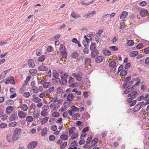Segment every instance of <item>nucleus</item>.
<instances>
[{
    "label": "nucleus",
    "instance_id": "f257e3e1",
    "mask_svg": "<svg viewBox=\"0 0 149 149\" xmlns=\"http://www.w3.org/2000/svg\"><path fill=\"white\" fill-rule=\"evenodd\" d=\"M60 52L62 56L60 58L61 60H62L63 63H65L66 62V59L67 58V53L66 52L65 48L63 45H61L60 46Z\"/></svg>",
    "mask_w": 149,
    "mask_h": 149
},
{
    "label": "nucleus",
    "instance_id": "f03ea898",
    "mask_svg": "<svg viewBox=\"0 0 149 149\" xmlns=\"http://www.w3.org/2000/svg\"><path fill=\"white\" fill-rule=\"evenodd\" d=\"M69 135L71 136L70 139L72 140L77 138L78 136V133L75 127H72L68 131Z\"/></svg>",
    "mask_w": 149,
    "mask_h": 149
},
{
    "label": "nucleus",
    "instance_id": "7ed1b4c3",
    "mask_svg": "<svg viewBox=\"0 0 149 149\" xmlns=\"http://www.w3.org/2000/svg\"><path fill=\"white\" fill-rule=\"evenodd\" d=\"M143 103V102H141L136 105L134 108V111H139L144 105V106H146V105L149 104V101L148 100L144 104Z\"/></svg>",
    "mask_w": 149,
    "mask_h": 149
},
{
    "label": "nucleus",
    "instance_id": "20e7f679",
    "mask_svg": "<svg viewBox=\"0 0 149 149\" xmlns=\"http://www.w3.org/2000/svg\"><path fill=\"white\" fill-rule=\"evenodd\" d=\"M131 92L129 93L128 95L127 96L129 97H131L133 99L136 97V95L137 94V92L135 91L134 88L133 87L132 90H131Z\"/></svg>",
    "mask_w": 149,
    "mask_h": 149
},
{
    "label": "nucleus",
    "instance_id": "39448f33",
    "mask_svg": "<svg viewBox=\"0 0 149 149\" xmlns=\"http://www.w3.org/2000/svg\"><path fill=\"white\" fill-rule=\"evenodd\" d=\"M49 107L52 111L57 110L59 108V105L57 103H51L49 105Z\"/></svg>",
    "mask_w": 149,
    "mask_h": 149
},
{
    "label": "nucleus",
    "instance_id": "423d86ee",
    "mask_svg": "<svg viewBox=\"0 0 149 149\" xmlns=\"http://www.w3.org/2000/svg\"><path fill=\"white\" fill-rule=\"evenodd\" d=\"M37 145V143L36 141H32L28 145V148L29 149H33L36 147Z\"/></svg>",
    "mask_w": 149,
    "mask_h": 149
},
{
    "label": "nucleus",
    "instance_id": "0eeeda50",
    "mask_svg": "<svg viewBox=\"0 0 149 149\" xmlns=\"http://www.w3.org/2000/svg\"><path fill=\"white\" fill-rule=\"evenodd\" d=\"M35 82L34 81H32L31 82V86H32L31 89L33 92L34 93H37L38 92V90L36 86L35 85Z\"/></svg>",
    "mask_w": 149,
    "mask_h": 149
},
{
    "label": "nucleus",
    "instance_id": "6e6552de",
    "mask_svg": "<svg viewBox=\"0 0 149 149\" xmlns=\"http://www.w3.org/2000/svg\"><path fill=\"white\" fill-rule=\"evenodd\" d=\"M19 117L21 118H24L26 117L27 114L24 111H20L18 113Z\"/></svg>",
    "mask_w": 149,
    "mask_h": 149
},
{
    "label": "nucleus",
    "instance_id": "1a4fd4ad",
    "mask_svg": "<svg viewBox=\"0 0 149 149\" xmlns=\"http://www.w3.org/2000/svg\"><path fill=\"white\" fill-rule=\"evenodd\" d=\"M116 63L114 61H111L109 63V65L110 68L113 69V70L115 71L116 69Z\"/></svg>",
    "mask_w": 149,
    "mask_h": 149
},
{
    "label": "nucleus",
    "instance_id": "9d476101",
    "mask_svg": "<svg viewBox=\"0 0 149 149\" xmlns=\"http://www.w3.org/2000/svg\"><path fill=\"white\" fill-rule=\"evenodd\" d=\"M19 108L24 111H27L28 109L27 105L24 104H21L19 106Z\"/></svg>",
    "mask_w": 149,
    "mask_h": 149
},
{
    "label": "nucleus",
    "instance_id": "9b49d317",
    "mask_svg": "<svg viewBox=\"0 0 149 149\" xmlns=\"http://www.w3.org/2000/svg\"><path fill=\"white\" fill-rule=\"evenodd\" d=\"M128 15V13L126 11H124L122 13L120 16V19L124 21V19Z\"/></svg>",
    "mask_w": 149,
    "mask_h": 149
},
{
    "label": "nucleus",
    "instance_id": "f8f14e48",
    "mask_svg": "<svg viewBox=\"0 0 149 149\" xmlns=\"http://www.w3.org/2000/svg\"><path fill=\"white\" fill-rule=\"evenodd\" d=\"M98 141V139L97 138H95L91 142V146L89 147L90 149H93L92 147H94V146L96 144Z\"/></svg>",
    "mask_w": 149,
    "mask_h": 149
},
{
    "label": "nucleus",
    "instance_id": "ddd939ff",
    "mask_svg": "<svg viewBox=\"0 0 149 149\" xmlns=\"http://www.w3.org/2000/svg\"><path fill=\"white\" fill-rule=\"evenodd\" d=\"M148 13V11L146 9H143L141 10L140 12V15L142 17H146Z\"/></svg>",
    "mask_w": 149,
    "mask_h": 149
},
{
    "label": "nucleus",
    "instance_id": "4468645a",
    "mask_svg": "<svg viewBox=\"0 0 149 149\" xmlns=\"http://www.w3.org/2000/svg\"><path fill=\"white\" fill-rule=\"evenodd\" d=\"M18 119L17 113H16L12 115L11 117L10 118V121H13L14 120H17Z\"/></svg>",
    "mask_w": 149,
    "mask_h": 149
},
{
    "label": "nucleus",
    "instance_id": "2eb2a0df",
    "mask_svg": "<svg viewBox=\"0 0 149 149\" xmlns=\"http://www.w3.org/2000/svg\"><path fill=\"white\" fill-rule=\"evenodd\" d=\"M6 138L7 141L9 142H11L12 141H14L13 140V136H12L10 134H8L6 136Z\"/></svg>",
    "mask_w": 149,
    "mask_h": 149
},
{
    "label": "nucleus",
    "instance_id": "dca6fc26",
    "mask_svg": "<svg viewBox=\"0 0 149 149\" xmlns=\"http://www.w3.org/2000/svg\"><path fill=\"white\" fill-rule=\"evenodd\" d=\"M72 75L77 81H80L82 79V77L80 75L77 74L75 73H72Z\"/></svg>",
    "mask_w": 149,
    "mask_h": 149
},
{
    "label": "nucleus",
    "instance_id": "f3484780",
    "mask_svg": "<svg viewBox=\"0 0 149 149\" xmlns=\"http://www.w3.org/2000/svg\"><path fill=\"white\" fill-rule=\"evenodd\" d=\"M28 64L29 67L31 68H33L35 66L33 60L32 59H30L28 61Z\"/></svg>",
    "mask_w": 149,
    "mask_h": 149
},
{
    "label": "nucleus",
    "instance_id": "a211bd4d",
    "mask_svg": "<svg viewBox=\"0 0 149 149\" xmlns=\"http://www.w3.org/2000/svg\"><path fill=\"white\" fill-rule=\"evenodd\" d=\"M14 110L13 107L11 106L7 107L6 110V113L9 114L11 113Z\"/></svg>",
    "mask_w": 149,
    "mask_h": 149
},
{
    "label": "nucleus",
    "instance_id": "6ab92c4d",
    "mask_svg": "<svg viewBox=\"0 0 149 149\" xmlns=\"http://www.w3.org/2000/svg\"><path fill=\"white\" fill-rule=\"evenodd\" d=\"M95 14L96 12L95 11H92L90 13L86 14L84 17L87 18L90 17Z\"/></svg>",
    "mask_w": 149,
    "mask_h": 149
},
{
    "label": "nucleus",
    "instance_id": "aec40b11",
    "mask_svg": "<svg viewBox=\"0 0 149 149\" xmlns=\"http://www.w3.org/2000/svg\"><path fill=\"white\" fill-rule=\"evenodd\" d=\"M40 111L38 110H35L33 113L32 116L34 118L38 117L40 115Z\"/></svg>",
    "mask_w": 149,
    "mask_h": 149
},
{
    "label": "nucleus",
    "instance_id": "412c9836",
    "mask_svg": "<svg viewBox=\"0 0 149 149\" xmlns=\"http://www.w3.org/2000/svg\"><path fill=\"white\" fill-rule=\"evenodd\" d=\"M100 36L101 34L100 33L97 32L96 33L95 36V41L97 43H98L100 41L99 38H100Z\"/></svg>",
    "mask_w": 149,
    "mask_h": 149
},
{
    "label": "nucleus",
    "instance_id": "4be33fe9",
    "mask_svg": "<svg viewBox=\"0 0 149 149\" xmlns=\"http://www.w3.org/2000/svg\"><path fill=\"white\" fill-rule=\"evenodd\" d=\"M103 56H99L96 58L95 61L97 63H99L103 61Z\"/></svg>",
    "mask_w": 149,
    "mask_h": 149
},
{
    "label": "nucleus",
    "instance_id": "5701e85b",
    "mask_svg": "<svg viewBox=\"0 0 149 149\" xmlns=\"http://www.w3.org/2000/svg\"><path fill=\"white\" fill-rule=\"evenodd\" d=\"M92 52L91 53V56L93 58H95L98 55V52L97 50H92Z\"/></svg>",
    "mask_w": 149,
    "mask_h": 149
},
{
    "label": "nucleus",
    "instance_id": "b1692460",
    "mask_svg": "<svg viewBox=\"0 0 149 149\" xmlns=\"http://www.w3.org/2000/svg\"><path fill=\"white\" fill-rule=\"evenodd\" d=\"M47 67L44 65H41L38 68L39 70L41 71H46L47 70Z\"/></svg>",
    "mask_w": 149,
    "mask_h": 149
},
{
    "label": "nucleus",
    "instance_id": "393cba45",
    "mask_svg": "<svg viewBox=\"0 0 149 149\" xmlns=\"http://www.w3.org/2000/svg\"><path fill=\"white\" fill-rule=\"evenodd\" d=\"M102 52L103 54L105 56H109L111 54V52L109 50L107 49L103 50L102 51Z\"/></svg>",
    "mask_w": 149,
    "mask_h": 149
},
{
    "label": "nucleus",
    "instance_id": "a878e982",
    "mask_svg": "<svg viewBox=\"0 0 149 149\" xmlns=\"http://www.w3.org/2000/svg\"><path fill=\"white\" fill-rule=\"evenodd\" d=\"M47 128L45 127L43 128L41 132V135L42 136H45L47 133Z\"/></svg>",
    "mask_w": 149,
    "mask_h": 149
},
{
    "label": "nucleus",
    "instance_id": "bb28decb",
    "mask_svg": "<svg viewBox=\"0 0 149 149\" xmlns=\"http://www.w3.org/2000/svg\"><path fill=\"white\" fill-rule=\"evenodd\" d=\"M70 16L74 19H76L81 17L79 14L76 15L74 12H72V13Z\"/></svg>",
    "mask_w": 149,
    "mask_h": 149
},
{
    "label": "nucleus",
    "instance_id": "cd10ccee",
    "mask_svg": "<svg viewBox=\"0 0 149 149\" xmlns=\"http://www.w3.org/2000/svg\"><path fill=\"white\" fill-rule=\"evenodd\" d=\"M20 135V134H17L13 133L12 136L14 141L17 140L19 138Z\"/></svg>",
    "mask_w": 149,
    "mask_h": 149
},
{
    "label": "nucleus",
    "instance_id": "c85d7f7f",
    "mask_svg": "<svg viewBox=\"0 0 149 149\" xmlns=\"http://www.w3.org/2000/svg\"><path fill=\"white\" fill-rule=\"evenodd\" d=\"M30 74L32 75H34L37 73V70L34 69H30L29 71Z\"/></svg>",
    "mask_w": 149,
    "mask_h": 149
},
{
    "label": "nucleus",
    "instance_id": "c756f323",
    "mask_svg": "<svg viewBox=\"0 0 149 149\" xmlns=\"http://www.w3.org/2000/svg\"><path fill=\"white\" fill-rule=\"evenodd\" d=\"M8 125L10 127H13L17 125V123L16 121L12 122L9 123Z\"/></svg>",
    "mask_w": 149,
    "mask_h": 149
},
{
    "label": "nucleus",
    "instance_id": "7c9ffc66",
    "mask_svg": "<svg viewBox=\"0 0 149 149\" xmlns=\"http://www.w3.org/2000/svg\"><path fill=\"white\" fill-rule=\"evenodd\" d=\"M138 54V52L137 51H133L130 54V56L131 57H134L136 56Z\"/></svg>",
    "mask_w": 149,
    "mask_h": 149
},
{
    "label": "nucleus",
    "instance_id": "2f4dec72",
    "mask_svg": "<svg viewBox=\"0 0 149 149\" xmlns=\"http://www.w3.org/2000/svg\"><path fill=\"white\" fill-rule=\"evenodd\" d=\"M32 100L35 102L39 103L41 101V99L37 97H33Z\"/></svg>",
    "mask_w": 149,
    "mask_h": 149
},
{
    "label": "nucleus",
    "instance_id": "473e14b6",
    "mask_svg": "<svg viewBox=\"0 0 149 149\" xmlns=\"http://www.w3.org/2000/svg\"><path fill=\"white\" fill-rule=\"evenodd\" d=\"M26 120L27 121L31 122L33 121V117L29 116L26 117Z\"/></svg>",
    "mask_w": 149,
    "mask_h": 149
},
{
    "label": "nucleus",
    "instance_id": "72a5a7b5",
    "mask_svg": "<svg viewBox=\"0 0 149 149\" xmlns=\"http://www.w3.org/2000/svg\"><path fill=\"white\" fill-rule=\"evenodd\" d=\"M49 119V117H45L42 120L41 123L42 125H43L45 123L48 121Z\"/></svg>",
    "mask_w": 149,
    "mask_h": 149
},
{
    "label": "nucleus",
    "instance_id": "f704fd0d",
    "mask_svg": "<svg viewBox=\"0 0 149 149\" xmlns=\"http://www.w3.org/2000/svg\"><path fill=\"white\" fill-rule=\"evenodd\" d=\"M127 74V72L126 70H122L120 73V75L121 76H125Z\"/></svg>",
    "mask_w": 149,
    "mask_h": 149
},
{
    "label": "nucleus",
    "instance_id": "c9c22d12",
    "mask_svg": "<svg viewBox=\"0 0 149 149\" xmlns=\"http://www.w3.org/2000/svg\"><path fill=\"white\" fill-rule=\"evenodd\" d=\"M127 46L131 47L133 46L134 45V42L133 40H129L128 41L127 43Z\"/></svg>",
    "mask_w": 149,
    "mask_h": 149
},
{
    "label": "nucleus",
    "instance_id": "e433bc0d",
    "mask_svg": "<svg viewBox=\"0 0 149 149\" xmlns=\"http://www.w3.org/2000/svg\"><path fill=\"white\" fill-rule=\"evenodd\" d=\"M67 99L69 101H72L74 99V96L72 94H69L67 97Z\"/></svg>",
    "mask_w": 149,
    "mask_h": 149
},
{
    "label": "nucleus",
    "instance_id": "4c0bfd02",
    "mask_svg": "<svg viewBox=\"0 0 149 149\" xmlns=\"http://www.w3.org/2000/svg\"><path fill=\"white\" fill-rule=\"evenodd\" d=\"M9 81L10 83L11 84H15V82L14 80V78L11 76L8 78Z\"/></svg>",
    "mask_w": 149,
    "mask_h": 149
},
{
    "label": "nucleus",
    "instance_id": "58836bf2",
    "mask_svg": "<svg viewBox=\"0 0 149 149\" xmlns=\"http://www.w3.org/2000/svg\"><path fill=\"white\" fill-rule=\"evenodd\" d=\"M91 60L90 58H85V64L86 65H88L91 63Z\"/></svg>",
    "mask_w": 149,
    "mask_h": 149
},
{
    "label": "nucleus",
    "instance_id": "ea45409f",
    "mask_svg": "<svg viewBox=\"0 0 149 149\" xmlns=\"http://www.w3.org/2000/svg\"><path fill=\"white\" fill-rule=\"evenodd\" d=\"M21 131V129L19 128H17L14 130L13 133L17 134H20Z\"/></svg>",
    "mask_w": 149,
    "mask_h": 149
},
{
    "label": "nucleus",
    "instance_id": "a19ab883",
    "mask_svg": "<svg viewBox=\"0 0 149 149\" xmlns=\"http://www.w3.org/2000/svg\"><path fill=\"white\" fill-rule=\"evenodd\" d=\"M46 58V56L45 55H42L40 56L38 58V60L39 61H42L45 60Z\"/></svg>",
    "mask_w": 149,
    "mask_h": 149
},
{
    "label": "nucleus",
    "instance_id": "79ce46f5",
    "mask_svg": "<svg viewBox=\"0 0 149 149\" xmlns=\"http://www.w3.org/2000/svg\"><path fill=\"white\" fill-rule=\"evenodd\" d=\"M133 89V87H131L129 88H127L124 91V93L125 94H127L129 93H130V92H131L132 91L131 90H132Z\"/></svg>",
    "mask_w": 149,
    "mask_h": 149
},
{
    "label": "nucleus",
    "instance_id": "37998d69",
    "mask_svg": "<svg viewBox=\"0 0 149 149\" xmlns=\"http://www.w3.org/2000/svg\"><path fill=\"white\" fill-rule=\"evenodd\" d=\"M96 47V45L95 43H91L90 47V49L91 50H95Z\"/></svg>",
    "mask_w": 149,
    "mask_h": 149
},
{
    "label": "nucleus",
    "instance_id": "c03bdc74",
    "mask_svg": "<svg viewBox=\"0 0 149 149\" xmlns=\"http://www.w3.org/2000/svg\"><path fill=\"white\" fill-rule=\"evenodd\" d=\"M60 138L63 140H66L68 139V137L67 135L63 134L60 136Z\"/></svg>",
    "mask_w": 149,
    "mask_h": 149
},
{
    "label": "nucleus",
    "instance_id": "a18cd8bd",
    "mask_svg": "<svg viewBox=\"0 0 149 149\" xmlns=\"http://www.w3.org/2000/svg\"><path fill=\"white\" fill-rule=\"evenodd\" d=\"M80 117V115L79 113H76L72 116V118L74 120H77Z\"/></svg>",
    "mask_w": 149,
    "mask_h": 149
},
{
    "label": "nucleus",
    "instance_id": "49530a36",
    "mask_svg": "<svg viewBox=\"0 0 149 149\" xmlns=\"http://www.w3.org/2000/svg\"><path fill=\"white\" fill-rule=\"evenodd\" d=\"M71 109H72V110L74 112H78L79 111V109L74 106H72L71 107Z\"/></svg>",
    "mask_w": 149,
    "mask_h": 149
},
{
    "label": "nucleus",
    "instance_id": "de8ad7c7",
    "mask_svg": "<svg viewBox=\"0 0 149 149\" xmlns=\"http://www.w3.org/2000/svg\"><path fill=\"white\" fill-rule=\"evenodd\" d=\"M58 100V98L57 97H54L50 100L51 103H57L56 102Z\"/></svg>",
    "mask_w": 149,
    "mask_h": 149
},
{
    "label": "nucleus",
    "instance_id": "09e8293b",
    "mask_svg": "<svg viewBox=\"0 0 149 149\" xmlns=\"http://www.w3.org/2000/svg\"><path fill=\"white\" fill-rule=\"evenodd\" d=\"M109 49L113 51H116L118 49V48L117 47L115 46H112L109 47Z\"/></svg>",
    "mask_w": 149,
    "mask_h": 149
},
{
    "label": "nucleus",
    "instance_id": "8fccbe9b",
    "mask_svg": "<svg viewBox=\"0 0 149 149\" xmlns=\"http://www.w3.org/2000/svg\"><path fill=\"white\" fill-rule=\"evenodd\" d=\"M50 85V82H45V84H44L43 86L45 88H47L49 87Z\"/></svg>",
    "mask_w": 149,
    "mask_h": 149
},
{
    "label": "nucleus",
    "instance_id": "3c124183",
    "mask_svg": "<svg viewBox=\"0 0 149 149\" xmlns=\"http://www.w3.org/2000/svg\"><path fill=\"white\" fill-rule=\"evenodd\" d=\"M46 73L48 76L50 77L52 74V72L50 68H47V70L46 71Z\"/></svg>",
    "mask_w": 149,
    "mask_h": 149
},
{
    "label": "nucleus",
    "instance_id": "603ef678",
    "mask_svg": "<svg viewBox=\"0 0 149 149\" xmlns=\"http://www.w3.org/2000/svg\"><path fill=\"white\" fill-rule=\"evenodd\" d=\"M23 95L24 97L27 98L29 97L30 96V93L29 92H25L23 94Z\"/></svg>",
    "mask_w": 149,
    "mask_h": 149
},
{
    "label": "nucleus",
    "instance_id": "864d4df0",
    "mask_svg": "<svg viewBox=\"0 0 149 149\" xmlns=\"http://www.w3.org/2000/svg\"><path fill=\"white\" fill-rule=\"evenodd\" d=\"M129 83H130L131 84H132V81H130L129 82H126V83H125L123 85V87L125 88H127L129 85L128 84Z\"/></svg>",
    "mask_w": 149,
    "mask_h": 149
},
{
    "label": "nucleus",
    "instance_id": "5fc2aeb1",
    "mask_svg": "<svg viewBox=\"0 0 149 149\" xmlns=\"http://www.w3.org/2000/svg\"><path fill=\"white\" fill-rule=\"evenodd\" d=\"M42 109L43 111H47L49 109V106L47 104H45L43 105Z\"/></svg>",
    "mask_w": 149,
    "mask_h": 149
},
{
    "label": "nucleus",
    "instance_id": "6e6d98bb",
    "mask_svg": "<svg viewBox=\"0 0 149 149\" xmlns=\"http://www.w3.org/2000/svg\"><path fill=\"white\" fill-rule=\"evenodd\" d=\"M94 1H91L90 2L87 3H86L85 2L82 1L81 2V4L83 5H85L86 6H88V5L92 3Z\"/></svg>",
    "mask_w": 149,
    "mask_h": 149
},
{
    "label": "nucleus",
    "instance_id": "4d7b16f0",
    "mask_svg": "<svg viewBox=\"0 0 149 149\" xmlns=\"http://www.w3.org/2000/svg\"><path fill=\"white\" fill-rule=\"evenodd\" d=\"M59 114L58 112L56 111H54L52 113V115L53 117H57L59 116Z\"/></svg>",
    "mask_w": 149,
    "mask_h": 149
},
{
    "label": "nucleus",
    "instance_id": "13d9d810",
    "mask_svg": "<svg viewBox=\"0 0 149 149\" xmlns=\"http://www.w3.org/2000/svg\"><path fill=\"white\" fill-rule=\"evenodd\" d=\"M82 44L85 47H88L89 46V44L87 43L86 40H84L82 41Z\"/></svg>",
    "mask_w": 149,
    "mask_h": 149
},
{
    "label": "nucleus",
    "instance_id": "bf43d9fd",
    "mask_svg": "<svg viewBox=\"0 0 149 149\" xmlns=\"http://www.w3.org/2000/svg\"><path fill=\"white\" fill-rule=\"evenodd\" d=\"M63 91L61 88L60 87H58L56 89V92L58 93H60Z\"/></svg>",
    "mask_w": 149,
    "mask_h": 149
},
{
    "label": "nucleus",
    "instance_id": "052dcab7",
    "mask_svg": "<svg viewBox=\"0 0 149 149\" xmlns=\"http://www.w3.org/2000/svg\"><path fill=\"white\" fill-rule=\"evenodd\" d=\"M53 50V48L51 46H48L47 47V51L49 52H51Z\"/></svg>",
    "mask_w": 149,
    "mask_h": 149
},
{
    "label": "nucleus",
    "instance_id": "680f3d73",
    "mask_svg": "<svg viewBox=\"0 0 149 149\" xmlns=\"http://www.w3.org/2000/svg\"><path fill=\"white\" fill-rule=\"evenodd\" d=\"M136 102L137 101L136 100H132L130 103L129 105L130 107L134 106L136 104Z\"/></svg>",
    "mask_w": 149,
    "mask_h": 149
},
{
    "label": "nucleus",
    "instance_id": "e2e57ef3",
    "mask_svg": "<svg viewBox=\"0 0 149 149\" xmlns=\"http://www.w3.org/2000/svg\"><path fill=\"white\" fill-rule=\"evenodd\" d=\"M13 102L12 100H8L5 102V104L6 105H8L10 104H11Z\"/></svg>",
    "mask_w": 149,
    "mask_h": 149
},
{
    "label": "nucleus",
    "instance_id": "0e129e2a",
    "mask_svg": "<svg viewBox=\"0 0 149 149\" xmlns=\"http://www.w3.org/2000/svg\"><path fill=\"white\" fill-rule=\"evenodd\" d=\"M68 73H63L61 75V79H66L68 77Z\"/></svg>",
    "mask_w": 149,
    "mask_h": 149
},
{
    "label": "nucleus",
    "instance_id": "69168bd1",
    "mask_svg": "<svg viewBox=\"0 0 149 149\" xmlns=\"http://www.w3.org/2000/svg\"><path fill=\"white\" fill-rule=\"evenodd\" d=\"M143 47V45L142 43H139L136 46V48L137 49H140Z\"/></svg>",
    "mask_w": 149,
    "mask_h": 149
},
{
    "label": "nucleus",
    "instance_id": "338daca9",
    "mask_svg": "<svg viewBox=\"0 0 149 149\" xmlns=\"http://www.w3.org/2000/svg\"><path fill=\"white\" fill-rule=\"evenodd\" d=\"M7 126V125L4 123H1L0 124V127L2 128H4L6 127Z\"/></svg>",
    "mask_w": 149,
    "mask_h": 149
},
{
    "label": "nucleus",
    "instance_id": "774afa93",
    "mask_svg": "<svg viewBox=\"0 0 149 149\" xmlns=\"http://www.w3.org/2000/svg\"><path fill=\"white\" fill-rule=\"evenodd\" d=\"M89 52V49L88 48H87V47H85V48H84L83 50V52L85 54H88Z\"/></svg>",
    "mask_w": 149,
    "mask_h": 149
}]
</instances>
